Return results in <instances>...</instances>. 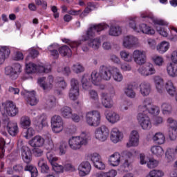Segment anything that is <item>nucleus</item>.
Segmentation results:
<instances>
[{
    "label": "nucleus",
    "mask_w": 177,
    "mask_h": 177,
    "mask_svg": "<svg viewBox=\"0 0 177 177\" xmlns=\"http://www.w3.org/2000/svg\"><path fill=\"white\" fill-rule=\"evenodd\" d=\"M139 45V39L133 35H127L123 38L122 46L126 49H132Z\"/></svg>",
    "instance_id": "6e6552de"
},
{
    "label": "nucleus",
    "mask_w": 177,
    "mask_h": 177,
    "mask_svg": "<svg viewBox=\"0 0 177 177\" xmlns=\"http://www.w3.org/2000/svg\"><path fill=\"white\" fill-rule=\"evenodd\" d=\"M52 70V66L50 65H47L46 66H37V71L39 73H50Z\"/></svg>",
    "instance_id": "680f3d73"
},
{
    "label": "nucleus",
    "mask_w": 177,
    "mask_h": 177,
    "mask_svg": "<svg viewBox=\"0 0 177 177\" xmlns=\"http://www.w3.org/2000/svg\"><path fill=\"white\" fill-rule=\"evenodd\" d=\"M21 95L22 96H28L26 97L27 102L30 106H35L37 103H38V100H37V97H35V92H26V94H24V92H21Z\"/></svg>",
    "instance_id": "a878e982"
},
{
    "label": "nucleus",
    "mask_w": 177,
    "mask_h": 177,
    "mask_svg": "<svg viewBox=\"0 0 177 177\" xmlns=\"http://www.w3.org/2000/svg\"><path fill=\"white\" fill-rule=\"evenodd\" d=\"M59 52L61 56H68V57H71V55L73 54L71 49L67 46H63L59 48Z\"/></svg>",
    "instance_id": "c03bdc74"
},
{
    "label": "nucleus",
    "mask_w": 177,
    "mask_h": 177,
    "mask_svg": "<svg viewBox=\"0 0 177 177\" xmlns=\"http://www.w3.org/2000/svg\"><path fill=\"white\" fill-rule=\"evenodd\" d=\"M88 96L93 102L99 103V94H97V91L95 90H90L88 91Z\"/></svg>",
    "instance_id": "864d4df0"
},
{
    "label": "nucleus",
    "mask_w": 177,
    "mask_h": 177,
    "mask_svg": "<svg viewBox=\"0 0 177 177\" xmlns=\"http://www.w3.org/2000/svg\"><path fill=\"white\" fill-rule=\"evenodd\" d=\"M167 72L169 77H172L173 78L177 77V68H175V64L172 62L167 64Z\"/></svg>",
    "instance_id": "e433bc0d"
},
{
    "label": "nucleus",
    "mask_w": 177,
    "mask_h": 177,
    "mask_svg": "<svg viewBox=\"0 0 177 177\" xmlns=\"http://www.w3.org/2000/svg\"><path fill=\"white\" fill-rule=\"evenodd\" d=\"M55 148V144H53V140H52V137L48 136L45 144V149L48 150V151H52V150Z\"/></svg>",
    "instance_id": "3c124183"
},
{
    "label": "nucleus",
    "mask_w": 177,
    "mask_h": 177,
    "mask_svg": "<svg viewBox=\"0 0 177 177\" xmlns=\"http://www.w3.org/2000/svg\"><path fill=\"white\" fill-rule=\"evenodd\" d=\"M122 32V29L118 26H111L109 31V34L111 37H118L119 35H121Z\"/></svg>",
    "instance_id": "4c0bfd02"
},
{
    "label": "nucleus",
    "mask_w": 177,
    "mask_h": 177,
    "mask_svg": "<svg viewBox=\"0 0 177 177\" xmlns=\"http://www.w3.org/2000/svg\"><path fill=\"white\" fill-rule=\"evenodd\" d=\"M21 155L22 160L26 164H30L32 160L31 150L28 147L23 146L21 149Z\"/></svg>",
    "instance_id": "a211bd4d"
},
{
    "label": "nucleus",
    "mask_w": 177,
    "mask_h": 177,
    "mask_svg": "<svg viewBox=\"0 0 177 177\" xmlns=\"http://www.w3.org/2000/svg\"><path fill=\"white\" fill-rule=\"evenodd\" d=\"M133 59L136 64L138 66H143L146 63L147 57L146 55V51L142 50H135L133 52Z\"/></svg>",
    "instance_id": "9d476101"
},
{
    "label": "nucleus",
    "mask_w": 177,
    "mask_h": 177,
    "mask_svg": "<svg viewBox=\"0 0 177 177\" xmlns=\"http://www.w3.org/2000/svg\"><path fill=\"white\" fill-rule=\"evenodd\" d=\"M80 96V88H71L69 91V98L71 100H77Z\"/></svg>",
    "instance_id": "09e8293b"
},
{
    "label": "nucleus",
    "mask_w": 177,
    "mask_h": 177,
    "mask_svg": "<svg viewBox=\"0 0 177 177\" xmlns=\"http://www.w3.org/2000/svg\"><path fill=\"white\" fill-rule=\"evenodd\" d=\"M5 140L0 138V158H3V156H5Z\"/></svg>",
    "instance_id": "0e129e2a"
},
{
    "label": "nucleus",
    "mask_w": 177,
    "mask_h": 177,
    "mask_svg": "<svg viewBox=\"0 0 177 177\" xmlns=\"http://www.w3.org/2000/svg\"><path fill=\"white\" fill-rule=\"evenodd\" d=\"M112 77L115 81V82H121L124 80V76L122 73L116 67L112 68Z\"/></svg>",
    "instance_id": "7c9ffc66"
},
{
    "label": "nucleus",
    "mask_w": 177,
    "mask_h": 177,
    "mask_svg": "<svg viewBox=\"0 0 177 177\" xmlns=\"http://www.w3.org/2000/svg\"><path fill=\"white\" fill-rule=\"evenodd\" d=\"M89 158L94 165L95 168L97 169H100V171H103L106 169V165L102 160V157L97 153H93L89 155Z\"/></svg>",
    "instance_id": "0eeeda50"
},
{
    "label": "nucleus",
    "mask_w": 177,
    "mask_h": 177,
    "mask_svg": "<svg viewBox=\"0 0 177 177\" xmlns=\"http://www.w3.org/2000/svg\"><path fill=\"white\" fill-rule=\"evenodd\" d=\"M86 120L90 127H99L100 125L101 115L98 111H91L86 113Z\"/></svg>",
    "instance_id": "20e7f679"
},
{
    "label": "nucleus",
    "mask_w": 177,
    "mask_h": 177,
    "mask_svg": "<svg viewBox=\"0 0 177 177\" xmlns=\"http://www.w3.org/2000/svg\"><path fill=\"white\" fill-rule=\"evenodd\" d=\"M82 86L85 91H88L92 86L91 81L89 80V75L84 74L81 80Z\"/></svg>",
    "instance_id": "ea45409f"
},
{
    "label": "nucleus",
    "mask_w": 177,
    "mask_h": 177,
    "mask_svg": "<svg viewBox=\"0 0 177 177\" xmlns=\"http://www.w3.org/2000/svg\"><path fill=\"white\" fill-rule=\"evenodd\" d=\"M153 81L156 84V88L158 92H162V84H164V80L160 76H153Z\"/></svg>",
    "instance_id": "a18cd8bd"
},
{
    "label": "nucleus",
    "mask_w": 177,
    "mask_h": 177,
    "mask_svg": "<svg viewBox=\"0 0 177 177\" xmlns=\"http://www.w3.org/2000/svg\"><path fill=\"white\" fill-rule=\"evenodd\" d=\"M167 124H169L171 129H177V121L172 118H169L167 120Z\"/></svg>",
    "instance_id": "69168bd1"
},
{
    "label": "nucleus",
    "mask_w": 177,
    "mask_h": 177,
    "mask_svg": "<svg viewBox=\"0 0 177 177\" xmlns=\"http://www.w3.org/2000/svg\"><path fill=\"white\" fill-rule=\"evenodd\" d=\"M139 113L137 115V120L142 129L149 131L151 129V119L146 112L152 115H158L160 114V108L156 105L151 104V100L146 98L143 100L141 105L138 106Z\"/></svg>",
    "instance_id": "f257e3e1"
},
{
    "label": "nucleus",
    "mask_w": 177,
    "mask_h": 177,
    "mask_svg": "<svg viewBox=\"0 0 177 177\" xmlns=\"http://www.w3.org/2000/svg\"><path fill=\"white\" fill-rule=\"evenodd\" d=\"M109 128L105 125H102L96 128L94 131V136L99 142H106L109 138Z\"/></svg>",
    "instance_id": "39448f33"
},
{
    "label": "nucleus",
    "mask_w": 177,
    "mask_h": 177,
    "mask_svg": "<svg viewBox=\"0 0 177 177\" xmlns=\"http://www.w3.org/2000/svg\"><path fill=\"white\" fill-rule=\"evenodd\" d=\"M51 125L53 131L55 132V133H59V132H62L64 128L63 119L59 115H54L51 118Z\"/></svg>",
    "instance_id": "9b49d317"
},
{
    "label": "nucleus",
    "mask_w": 177,
    "mask_h": 177,
    "mask_svg": "<svg viewBox=\"0 0 177 177\" xmlns=\"http://www.w3.org/2000/svg\"><path fill=\"white\" fill-rule=\"evenodd\" d=\"M175 149L168 148L165 152V156L167 157V158H171V160H174L175 158Z\"/></svg>",
    "instance_id": "774afa93"
},
{
    "label": "nucleus",
    "mask_w": 177,
    "mask_h": 177,
    "mask_svg": "<svg viewBox=\"0 0 177 177\" xmlns=\"http://www.w3.org/2000/svg\"><path fill=\"white\" fill-rule=\"evenodd\" d=\"M29 145L31 147H42L45 145V139L39 135L35 136L29 140Z\"/></svg>",
    "instance_id": "412c9836"
},
{
    "label": "nucleus",
    "mask_w": 177,
    "mask_h": 177,
    "mask_svg": "<svg viewBox=\"0 0 177 177\" xmlns=\"http://www.w3.org/2000/svg\"><path fill=\"white\" fill-rule=\"evenodd\" d=\"M152 140L156 145H164L165 143V136L161 132L156 133L152 137Z\"/></svg>",
    "instance_id": "c756f323"
},
{
    "label": "nucleus",
    "mask_w": 177,
    "mask_h": 177,
    "mask_svg": "<svg viewBox=\"0 0 177 177\" xmlns=\"http://www.w3.org/2000/svg\"><path fill=\"white\" fill-rule=\"evenodd\" d=\"M161 110L163 115H171L172 114V105L169 103L164 102L161 105Z\"/></svg>",
    "instance_id": "72a5a7b5"
},
{
    "label": "nucleus",
    "mask_w": 177,
    "mask_h": 177,
    "mask_svg": "<svg viewBox=\"0 0 177 177\" xmlns=\"http://www.w3.org/2000/svg\"><path fill=\"white\" fill-rule=\"evenodd\" d=\"M46 157L51 165L56 163V161L58 160L57 157H56L53 153L49 151L47 152Z\"/></svg>",
    "instance_id": "052dcab7"
},
{
    "label": "nucleus",
    "mask_w": 177,
    "mask_h": 177,
    "mask_svg": "<svg viewBox=\"0 0 177 177\" xmlns=\"http://www.w3.org/2000/svg\"><path fill=\"white\" fill-rule=\"evenodd\" d=\"M165 87L170 96H174L175 93H176V87H175L174 83L171 80H169L165 83Z\"/></svg>",
    "instance_id": "2f4dec72"
},
{
    "label": "nucleus",
    "mask_w": 177,
    "mask_h": 177,
    "mask_svg": "<svg viewBox=\"0 0 177 177\" xmlns=\"http://www.w3.org/2000/svg\"><path fill=\"white\" fill-rule=\"evenodd\" d=\"M120 56L122 60H124V62H127V63H131V62L133 60V55H131L129 51L125 50L120 51Z\"/></svg>",
    "instance_id": "a19ab883"
},
{
    "label": "nucleus",
    "mask_w": 177,
    "mask_h": 177,
    "mask_svg": "<svg viewBox=\"0 0 177 177\" xmlns=\"http://www.w3.org/2000/svg\"><path fill=\"white\" fill-rule=\"evenodd\" d=\"M91 82L94 85H99L100 84L102 78L100 75V72L97 73L96 71H93L91 75Z\"/></svg>",
    "instance_id": "f704fd0d"
},
{
    "label": "nucleus",
    "mask_w": 177,
    "mask_h": 177,
    "mask_svg": "<svg viewBox=\"0 0 177 177\" xmlns=\"http://www.w3.org/2000/svg\"><path fill=\"white\" fill-rule=\"evenodd\" d=\"M68 145L72 150H80L82 146L88 145V136L82 133L79 136L72 137L68 140Z\"/></svg>",
    "instance_id": "7ed1b4c3"
},
{
    "label": "nucleus",
    "mask_w": 177,
    "mask_h": 177,
    "mask_svg": "<svg viewBox=\"0 0 177 177\" xmlns=\"http://www.w3.org/2000/svg\"><path fill=\"white\" fill-rule=\"evenodd\" d=\"M72 70L74 71V73H76V74H80V73H84V71H85L84 66L78 63L73 65Z\"/></svg>",
    "instance_id": "4d7b16f0"
},
{
    "label": "nucleus",
    "mask_w": 177,
    "mask_h": 177,
    "mask_svg": "<svg viewBox=\"0 0 177 177\" xmlns=\"http://www.w3.org/2000/svg\"><path fill=\"white\" fill-rule=\"evenodd\" d=\"M124 94L130 99H135L136 97V92L135 91V87L132 84H127L123 88Z\"/></svg>",
    "instance_id": "bb28decb"
},
{
    "label": "nucleus",
    "mask_w": 177,
    "mask_h": 177,
    "mask_svg": "<svg viewBox=\"0 0 177 177\" xmlns=\"http://www.w3.org/2000/svg\"><path fill=\"white\" fill-rule=\"evenodd\" d=\"M46 103L48 109H53V107H56V98L54 96H50Z\"/></svg>",
    "instance_id": "bf43d9fd"
},
{
    "label": "nucleus",
    "mask_w": 177,
    "mask_h": 177,
    "mask_svg": "<svg viewBox=\"0 0 177 177\" xmlns=\"http://www.w3.org/2000/svg\"><path fill=\"white\" fill-rule=\"evenodd\" d=\"M95 177H115L117 176V171L111 169L107 172L99 171L94 174Z\"/></svg>",
    "instance_id": "473e14b6"
},
{
    "label": "nucleus",
    "mask_w": 177,
    "mask_h": 177,
    "mask_svg": "<svg viewBox=\"0 0 177 177\" xmlns=\"http://www.w3.org/2000/svg\"><path fill=\"white\" fill-rule=\"evenodd\" d=\"M140 17L142 19H151V20H152L155 24H158V26H168V23L167 21L163 19H154L153 16H151L147 12H142Z\"/></svg>",
    "instance_id": "393cba45"
},
{
    "label": "nucleus",
    "mask_w": 177,
    "mask_h": 177,
    "mask_svg": "<svg viewBox=\"0 0 177 177\" xmlns=\"http://www.w3.org/2000/svg\"><path fill=\"white\" fill-rule=\"evenodd\" d=\"M164 175V171L160 169H153L149 171L146 177H162Z\"/></svg>",
    "instance_id": "8fccbe9b"
},
{
    "label": "nucleus",
    "mask_w": 177,
    "mask_h": 177,
    "mask_svg": "<svg viewBox=\"0 0 177 177\" xmlns=\"http://www.w3.org/2000/svg\"><path fill=\"white\" fill-rule=\"evenodd\" d=\"M46 118L45 116H39L38 117V121L37 125L40 128V129H42L45 125H46Z\"/></svg>",
    "instance_id": "e2e57ef3"
},
{
    "label": "nucleus",
    "mask_w": 177,
    "mask_h": 177,
    "mask_svg": "<svg viewBox=\"0 0 177 177\" xmlns=\"http://www.w3.org/2000/svg\"><path fill=\"white\" fill-rule=\"evenodd\" d=\"M38 167L41 169V174H50V169H49V166L45 162L44 159H40L38 162Z\"/></svg>",
    "instance_id": "79ce46f5"
},
{
    "label": "nucleus",
    "mask_w": 177,
    "mask_h": 177,
    "mask_svg": "<svg viewBox=\"0 0 177 177\" xmlns=\"http://www.w3.org/2000/svg\"><path fill=\"white\" fill-rule=\"evenodd\" d=\"M21 127H22V128H24V129H26V128L27 127H30V125H31V120H30V118L28 116H24L21 118Z\"/></svg>",
    "instance_id": "6e6d98bb"
},
{
    "label": "nucleus",
    "mask_w": 177,
    "mask_h": 177,
    "mask_svg": "<svg viewBox=\"0 0 177 177\" xmlns=\"http://www.w3.org/2000/svg\"><path fill=\"white\" fill-rule=\"evenodd\" d=\"M26 164L27 165L24 167V171H28V172H30L31 177L38 176V169H37V167L30 163Z\"/></svg>",
    "instance_id": "37998d69"
},
{
    "label": "nucleus",
    "mask_w": 177,
    "mask_h": 177,
    "mask_svg": "<svg viewBox=\"0 0 177 177\" xmlns=\"http://www.w3.org/2000/svg\"><path fill=\"white\" fill-rule=\"evenodd\" d=\"M37 66L34 63L26 64V73L32 74V73H37Z\"/></svg>",
    "instance_id": "5fc2aeb1"
},
{
    "label": "nucleus",
    "mask_w": 177,
    "mask_h": 177,
    "mask_svg": "<svg viewBox=\"0 0 177 177\" xmlns=\"http://www.w3.org/2000/svg\"><path fill=\"white\" fill-rule=\"evenodd\" d=\"M61 115L64 118H71L73 117V109L69 106H64L60 109Z\"/></svg>",
    "instance_id": "58836bf2"
},
{
    "label": "nucleus",
    "mask_w": 177,
    "mask_h": 177,
    "mask_svg": "<svg viewBox=\"0 0 177 177\" xmlns=\"http://www.w3.org/2000/svg\"><path fill=\"white\" fill-rule=\"evenodd\" d=\"M138 72L142 77H149V75H154L156 74L157 70L153 64H148L145 66H140L138 69Z\"/></svg>",
    "instance_id": "1a4fd4ad"
},
{
    "label": "nucleus",
    "mask_w": 177,
    "mask_h": 177,
    "mask_svg": "<svg viewBox=\"0 0 177 177\" xmlns=\"http://www.w3.org/2000/svg\"><path fill=\"white\" fill-rule=\"evenodd\" d=\"M38 83L44 91L50 89L52 84H53V76H48L47 80L46 77H40L38 79Z\"/></svg>",
    "instance_id": "aec40b11"
},
{
    "label": "nucleus",
    "mask_w": 177,
    "mask_h": 177,
    "mask_svg": "<svg viewBox=\"0 0 177 177\" xmlns=\"http://www.w3.org/2000/svg\"><path fill=\"white\" fill-rule=\"evenodd\" d=\"M152 60L156 66L161 67L164 64V58L161 56L155 55L152 57Z\"/></svg>",
    "instance_id": "603ef678"
},
{
    "label": "nucleus",
    "mask_w": 177,
    "mask_h": 177,
    "mask_svg": "<svg viewBox=\"0 0 177 177\" xmlns=\"http://www.w3.org/2000/svg\"><path fill=\"white\" fill-rule=\"evenodd\" d=\"M110 139L113 143H118L124 139V133L117 127H113L111 130Z\"/></svg>",
    "instance_id": "dca6fc26"
},
{
    "label": "nucleus",
    "mask_w": 177,
    "mask_h": 177,
    "mask_svg": "<svg viewBox=\"0 0 177 177\" xmlns=\"http://www.w3.org/2000/svg\"><path fill=\"white\" fill-rule=\"evenodd\" d=\"M10 49L8 46H3L0 48V66L3 64L6 57H9Z\"/></svg>",
    "instance_id": "c85d7f7f"
},
{
    "label": "nucleus",
    "mask_w": 177,
    "mask_h": 177,
    "mask_svg": "<svg viewBox=\"0 0 177 177\" xmlns=\"http://www.w3.org/2000/svg\"><path fill=\"white\" fill-rule=\"evenodd\" d=\"M169 49V43L167 41H162L157 46V50L159 53H165Z\"/></svg>",
    "instance_id": "49530a36"
},
{
    "label": "nucleus",
    "mask_w": 177,
    "mask_h": 177,
    "mask_svg": "<svg viewBox=\"0 0 177 177\" xmlns=\"http://www.w3.org/2000/svg\"><path fill=\"white\" fill-rule=\"evenodd\" d=\"M139 30L143 34H148L149 35H153L155 34V31L150 26H148L146 24H141L139 26Z\"/></svg>",
    "instance_id": "c9c22d12"
},
{
    "label": "nucleus",
    "mask_w": 177,
    "mask_h": 177,
    "mask_svg": "<svg viewBox=\"0 0 177 177\" xmlns=\"http://www.w3.org/2000/svg\"><path fill=\"white\" fill-rule=\"evenodd\" d=\"M6 129L11 136H16L19 133V126L16 122L9 121L7 123Z\"/></svg>",
    "instance_id": "5701e85b"
},
{
    "label": "nucleus",
    "mask_w": 177,
    "mask_h": 177,
    "mask_svg": "<svg viewBox=\"0 0 177 177\" xmlns=\"http://www.w3.org/2000/svg\"><path fill=\"white\" fill-rule=\"evenodd\" d=\"M139 132L136 130H133L129 136V142L127 143V147H138L139 146Z\"/></svg>",
    "instance_id": "4468645a"
},
{
    "label": "nucleus",
    "mask_w": 177,
    "mask_h": 177,
    "mask_svg": "<svg viewBox=\"0 0 177 177\" xmlns=\"http://www.w3.org/2000/svg\"><path fill=\"white\" fill-rule=\"evenodd\" d=\"M1 112L3 115L15 117V115L19 113V110H17L16 105H15L13 102H8L6 106L3 109H1Z\"/></svg>",
    "instance_id": "f8f14e48"
},
{
    "label": "nucleus",
    "mask_w": 177,
    "mask_h": 177,
    "mask_svg": "<svg viewBox=\"0 0 177 177\" xmlns=\"http://www.w3.org/2000/svg\"><path fill=\"white\" fill-rule=\"evenodd\" d=\"M123 157L118 152H115L109 156V162L112 167H118L121 161H122Z\"/></svg>",
    "instance_id": "4be33fe9"
},
{
    "label": "nucleus",
    "mask_w": 177,
    "mask_h": 177,
    "mask_svg": "<svg viewBox=\"0 0 177 177\" xmlns=\"http://www.w3.org/2000/svg\"><path fill=\"white\" fill-rule=\"evenodd\" d=\"M150 150L153 156L158 157V158H161L165 154L164 149L160 145H153L151 147Z\"/></svg>",
    "instance_id": "cd10ccee"
},
{
    "label": "nucleus",
    "mask_w": 177,
    "mask_h": 177,
    "mask_svg": "<svg viewBox=\"0 0 177 177\" xmlns=\"http://www.w3.org/2000/svg\"><path fill=\"white\" fill-rule=\"evenodd\" d=\"M106 118L110 124H117V122H120V121H121V116L120 114L113 111L106 113Z\"/></svg>",
    "instance_id": "b1692460"
},
{
    "label": "nucleus",
    "mask_w": 177,
    "mask_h": 177,
    "mask_svg": "<svg viewBox=\"0 0 177 177\" xmlns=\"http://www.w3.org/2000/svg\"><path fill=\"white\" fill-rule=\"evenodd\" d=\"M80 176L84 177L88 176L92 169V165L88 161L82 162L77 168Z\"/></svg>",
    "instance_id": "2eb2a0df"
},
{
    "label": "nucleus",
    "mask_w": 177,
    "mask_h": 177,
    "mask_svg": "<svg viewBox=\"0 0 177 177\" xmlns=\"http://www.w3.org/2000/svg\"><path fill=\"white\" fill-rule=\"evenodd\" d=\"M22 135L26 139H30V138H32V136L35 135V130H34L32 127H30L27 129H24Z\"/></svg>",
    "instance_id": "de8ad7c7"
},
{
    "label": "nucleus",
    "mask_w": 177,
    "mask_h": 177,
    "mask_svg": "<svg viewBox=\"0 0 177 177\" xmlns=\"http://www.w3.org/2000/svg\"><path fill=\"white\" fill-rule=\"evenodd\" d=\"M106 28H109V25L106 24L93 25L88 29L86 35L82 36V41H88V46L92 48V49L97 50V49L100 48L102 41L100 38L96 37L91 39V37H95V34H96V32H100V31H103V30H106Z\"/></svg>",
    "instance_id": "f03ea898"
},
{
    "label": "nucleus",
    "mask_w": 177,
    "mask_h": 177,
    "mask_svg": "<svg viewBox=\"0 0 177 177\" xmlns=\"http://www.w3.org/2000/svg\"><path fill=\"white\" fill-rule=\"evenodd\" d=\"M62 41L65 42V44H68V45L72 48V49H75V48H78L80 45H81V41H71V40L68 39H62Z\"/></svg>",
    "instance_id": "13d9d810"
},
{
    "label": "nucleus",
    "mask_w": 177,
    "mask_h": 177,
    "mask_svg": "<svg viewBox=\"0 0 177 177\" xmlns=\"http://www.w3.org/2000/svg\"><path fill=\"white\" fill-rule=\"evenodd\" d=\"M101 102L102 106H104L105 109H111V107H113L114 105V102L113 101V94L102 93Z\"/></svg>",
    "instance_id": "ddd939ff"
},
{
    "label": "nucleus",
    "mask_w": 177,
    "mask_h": 177,
    "mask_svg": "<svg viewBox=\"0 0 177 177\" xmlns=\"http://www.w3.org/2000/svg\"><path fill=\"white\" fill-rule=\"evenodd\" d=\"M140 93L144 97L151 93V84L149 82H142L139 85Z\"/></svg>",
    "instance_id": "6ab92c4d"
},
{
    "label": "nucleus",
    "mask_w": 177,
    "mask_h": 177,
    "mask_svg": "<svg viewBox=\"0 0 177 177\" xmlns=\"http://www.w3.org/2000/svg\"><path fill=\"white\" fill-rule=\"evenodd\" d=\"M100 75L104 81H110L111 77H113V68H110L106 66H101L100 67Z\"/></svg>",
    "instance_id": "f3484780"
},
{
    "label": "nucleus",
    "mask_w": 177,
    "mask_h": 177,
    "mask_svg": "<svg viewBox=\"0 0 177 177\" xmlns=\"http://www.w3.org/2000/svg\"><path fill=\"white\" fill-rule=\"evenodd\" d=\"M59 149L60 154H66V152L67 151V142L62 141L60 142Z\"/></svg>",
    "instance_id": "338daca9"
},
{
    "label": "nucleus",
    "mask_w": 177,
    "mask_h": 177,
    "mask_svg": "<svg viewBox=\"0 0 177 177\" xmlns=\"http://www.w3.org/2000/svg\"><path fill=\"white\" fill-rule=\"evenodd\" d=\"M21 65L20 64H14L12 66H7L5 68L6 75H9L11 80H17L19 74L21 73Z\"/></svg>",
    "instance_id": "423d86ee"
}]
</instances>
